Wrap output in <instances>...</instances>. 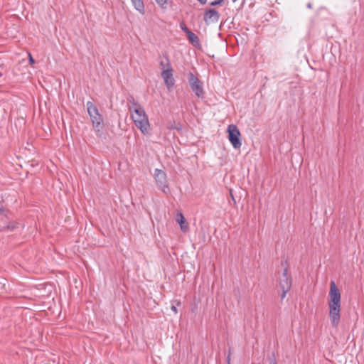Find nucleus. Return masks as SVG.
Listing matches in <instances>:
<instances>
[{
  "label": "nucleus",
  "instance_id": "nucleus-1",
  "mask_svg": "<svg viewBox=\"0 0 364 364\" xmlns=\"http://www.w3.org/2000/svg\"><path fill=\"white\" fill-rule=\"evenodd\" d=\"M341 292L334 281L330 284L329 291V318L333 328H337L341 319Z\"/></svg>",
  "mask_w": 364,
  "mask_h": 364
},
{
  "label": "nucleus",
  "instance_id": "nucleus-2",
  "mask_svg": "<svg viewBox=\"0 0 364 364\" xmlns=\"http://www.w3.org/2000/svg\"><path fill=\"white\" fill-rule=\"evenodd\" d=\"M127 101L132 105L129 107V110L132 113V119L136 127L139 128L143 134L147 132L149 127V122L144 108L132 95L127 98Z\"/></svg>",
  "mask_w": 364,
  "mask_h": 364
},
{
  "label": "nucleus",
  "instance_id": "nucleus-3",
  "mask_svg": "<svg viewBox=\"0 0 364 364\" xmlns=\"http://www.w3.org/2000/svg\"><path fill=\"white\" fill-rule=\"evenodd\" d=\"M86 106L96 135L101 137L103 134L102 129L104 128L103 117L100 114L97 107L92 102L88 101Z\"/></svg>",
  "mask_w": 364,
  "mask_h": 364
},
{
  "label": "nucleus",
  "instance_id": "nucleus-4",
  "mask_svg": "<svg viewBox=\"0 0 364 364\" xmlns=\"http://www.w3.org/2000/svg\"><path fill=\"white\" fill-rule=\"evenodd\" d=\"M286 267L283 270L282 277L279 278V287L282 290V293L280 295L282 299H284L287 292L291 289L292 284L291 276L288 273V263L285 262Z\"/></svg>",
  "mask_w": 364,
  "mask_h": 364
},
{
  "label": "nucleus",
  "instance_id": "nucleus-5",
  "mask_svg": "<svg viewBox=\"0 0 364 364\" xmlns=\"http://www.w3.org/2000/svg\"><path fill=\"white\" fill-rule=\"evenodd\" d=\"M227 132L228 134V139L233 148L238 149L241 147V134L237 127L233 124L228 127Z\"/></svg>",
  "mask_w": 364,
  "mask_h": 364
},
{
  "label": "nucleus",
  "instance_id": "nucleus-6",
  "mask_svg": "<svg viewBox=\"0 0 364 364\" xmlns=\"http://www.w3.org/2000/svg\"><path fill=\"white\" fill-rule=\"evenodd\" d=\"M188 80L189 85L195 95L198 97L203 98L205 92L203 82L191 72L188 74Z\"/></svg>",
  "mask_w": 364,
  "mask_h": 364
},
{
  "label": "nucleus",
  "instance_id": "nucleus-7",
  "mask_svg": "<svg viewBox=\"0 0 364 364\" xmlns=\"http://www.w3.org/2000/svg\"><path fill=\"white\" fill-rule=\"evenodd\" d=\"M154 178L159 189H161L164 193L168 194L170 192V190L168 186L166 173L156 168L154 173Z\"/></svg>",
  "mask_w": 364,
  "mask_h": 364
},
{
  "label": "nucleus",
  "instance_id": "nucleus-8",
  "mask_svg": "<svg viewBox=\"0 0 364 364\" xmlns=\"http://www.w3.org/2000/svg\"><path fill=\"white\" fill-rule=\"evenodd\" d=\"M220 14L214 9H205L203 14V19L206 24L216 23L219 21Z\"/></svg>",
  "mask_w": 364,
  "mask_h": 364
},
{
  "label": "nucleus",
  "instance_id": "nucleus-9",
  "mask_svg": "<svg viewBox=\"0 0 364 364\" xmlns=\"http://www.w3.org/2000/svg\"><path fill=\"white\" fill-rule=\"evenodd\" d=\"M161 77H163L168 90H171L175 84V80L173 77V69L170 68L162 70Z\"/></svg>",
  "mask_w": 364,
  "mask_h": 364
},
{
  "label": "nucleus",
  "instance_id": "nucleus-10",
  "mask_svg": "<svg viewBox=\"0 0 364 364\" xmlns=\"http://www.w3.org/2000/svg\"><path fill=\"white\" fill-rule=\"evenodd\" d=\"M176 221L180 225L181 229L183 232H186L188 230V225L186 218L181 213H179L176 216Z\"/></svg>",
  "mask_w": 364,
  "mask_h": 364
},
{
  "label": "nucleus",
  "instance_id": "nucleus-11",
  "mask_svg": "<svg viewBox=\"0 0 364 364\" xmlns=\"http://www.w3.org/2000/svg\"><path fill=\"white\" fill-rule=\"evenodd\" d=\"M187 38L188 39L189 42L196 48H200V40L198 36H196L195 33H193L192 31L189 32L186 35Z\"/></svg>",
  "mask_w": 364,
  "mask_h": 364
},
{
  "label": "nucleus",
  "instance_id": "nucleus-12",
  "mask_svg": "<svg viewBox=\"0 0 364 364\" xmlns=\"http://www.w3.org/2000/svg\"><path fill=\"white\" fill-rule=\"evenodd\" d=\"M164 60H161L159 62V65H160L161 68L162 69V70H166V69L172 68L168 55H164Z\"/></svg>",
  "mask_w": 364,
  "mask_h": 364
},
{
  "label": "nucleus",
  "instance_id": "nucleus-13",
  "mask_svg": "<svg viewBox=\"0 0 364 364\" xmlns=\"http://www.w3.org/2000/svg\"><path fill=\"white\" fill-rule=\"evenodd\" d=\"M134 8L141 13L144 11V4L142 0H132Z\"/></svg>",
  "mask_w": 364,
  "mask_h": 364
},
{
  "label": "nucleus",
  "instance_id": "nucleus-14",
  "mask_svg": "<svg viewBox=\"0 0 364 364\" xmlns=\"http://www.w3.org/2000/svg\"><path fill=\"white\" fill-rule=\"evenodd\" d=\"M19 225L20 224L18 222L10 221V222H9L7 223L6 226H4L2 228L3 229H7V230H9L10 231H13L15 229L18 228Z\"/></svg>",
  "mask_w": 364,
  "mask_h": 364
},
{
  "label": "nucleus",
  "instance_id": "nucleus-15",
  "mask_svg": "<svg viewBox=\"0 0 364 364\" xmlns=\"http://www.w3.org/2000/svg\"><path fill=\"white\" fill-rule=\"evenodd\" d=\"M168 129H176L178 131H181L182 129V125L181 123H173L170 127H168Z\"/></svg>",
  "mask_w": 364,
  "mask_h": 364
},
{
  "label": "nucleus",
  "instance_id": "nucleus-16",
  "mask_svg": "<svg viewBox=\"0 0 364 364\" xmlns=\"http://www.w3.org/2000/svg\"><path fill=\"white\" fill-rule=\"evenodd\" d=\"M223 2H224V0H215L210 3V6H216L218 5L220 6L223 4Z\"/></svg>",
  "mask_w": 364,
  "mask_h": 364
},
{
  "label": "nucleus",
  "instance_id": "nucleus-17",
  "mask_svg": "<svg viewBox=\"0 0 364 364\" xmlns=\"http://www.w3.org/2000/svg\"><path fill=\"white\" fill-rule=\"evenodd\" d=\"M180 27H181V29L184 32L186 33V34L187 35L188 33H189V32H191V31L187 28V26H186V24L184 23H181L180 24Z\"/></svg>",
  "mask_w": 364,
  "mask_h": 364
},
{
  "label": "nucleus",
  "instance_id": "nucleus-18",
  "mask_svg": "<svg viewBox=\"0 0 364 364\" xmlns=\"http://www.w3.org/2000/svg\"><path fill=\"white\" fill-rule=\"evenodd\" d=\"M156 3L160 6H163L167 1V0H156Z\"/></svg>",
  "mask_w": 364,
  "mask_h": 364
},
{
  "label": "nucleus",
  "instance_id": "nucleus-19",
  "mask_svg": "<svg viewBox=\"0 0 364 364\" xmlns=\"http://www.w3.org/2000/svg\"><path fill=\"white\" fill-rule=\"evenodd\" d=\"M269 364H277V360L275 359V358H273L271 360H270V363Z\"/></svg>",
  "mask_w": 364,
  "mask_h": 364
},
{
  "label": "nucleus",
  "instance_id": "nucleus-20",
  "mask_svg": "<svg viewBox=\"0 0 364 364\" xmlns=\"http://www.w3.org/2000/svg\"><path fill=\"white\" fill-rule=\"evenodd\" d=\"M198 2H200L202 5H204L207 3V0H197Z\"/></svg>",
  "mask_w": 364,
  "mask_h": 364
},
{
  "label": "nucleus",
  "instance_id": "nucleus-21",
  "mask_svg": "<svg viewBox=\"0 0 364 364\" xmlns=\"http://www.w3.org/2000/svg\"><path fill=\"white\" fill-rule=\"evenodd\" d=\"M171 310L173 311H174L175 313H177V311H178L176 307L173 305L171 306Z\"/></svg>",
  "mask_w": 364,
  "mask_h": 364
},
{
  "label": "nucleus",
  "instance_id": "nucleus-22",
  "mask_svg": "<svg viewBox=\"0 0 364 364\" xmlns=\"http://www.w3.org/2000/svg\"><path fill=\"white\" fill-rule=\"evenodd\" d=\"M4 213H5V210L4 208H0V213L1 215H4Z\"/></svg>",
  "mask_w": 364,
  "mask_h": 364
},
{
  "label": "nucleus",
  "instance_id": "nucleus-23",
  "mask_svg": "<svg viewBox=\"0 0 364 364\" xmlns=\"http://www.w3.org/2000/svg\"><path fill=\"white\" fill-rule=\"evenodd\" d=\"M29 61H30V63H31V64L34 63V60L33 59V58L31 57V55H30V60H29Z\"/></svg>",
  "mask_w": 364,
  "mask_h": 364
},
{
  "label": "nucleus",
  "instance_id": "nucleus-24",
  "mask_svg": "<svg viewBox=\"0 0 364 364\" xmlns=\"http://www.w3.org/2000/svg\"><path fill=\"white\" fill-rule=\"evenodd\" d=\"M307 7H308L309 9H311V8H312V4H311V3H309V4H307Z\"/></svg>",
  "mask_w": 364,
  "mask_h": 364
},
{
  "label": "nucleus",
  "instance_id": "nucleus-25",
  "mask_svg": "<svg viewBox=\"0 0 364 364\" xmlns=\"http://www.w3.org/2000/svg\"><path fill=\"white\" fill-rule=\"evenodd\" d=\"M230 355H228V356L227 357L228 364H230Z\"/></svg>",
  "mask_w": 364,
  "mask_h": 364
},
{
  "label": "nucleus",
  "instance_id": "nucleus-26",
  "mask_svg": "<svg viewBox=\"0 0 364 364\" xmlns=\"http://www.w3.org/2000/svg\"><path fill=\"white\" fill-rule=\"evenodd\" d=\"M230 196H231V197H232V200H234V197H233V196H232V191H230Z\"/></svg>",
  "mask_w": 364,
  "mask_h": 364
}]
</instances>
